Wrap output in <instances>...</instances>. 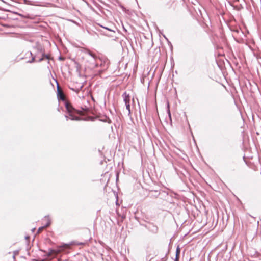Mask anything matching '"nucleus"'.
Instances as JSON below:
<instances>
[{
  "label": "nucleus",
  "instance_id": "4468645a",
  "mask_svg": "<svg viewBox=\"0 0 261 261\" xmlns=\"http://www.w3.org/2000/svg\"><path fill=\"white\" fill-rule=\"evenodd\" d=\"M29 238H30V237H29V236H26V237H25V239H26L27 240L29 239Z\"/></svg>",
  "mask_w": 261,
  "mask_h": 261
},
{
  "label": "nucleus",
  "instance_id": "6ab92c4d",
  "mask_svg": "<svg viewBox=\"0 0 261 261\" xmlns=\"http://www.w3.org/2000/svg\"><path fill=\"white\" fill-rule=\"evenodd\" d=\"M174 261H179V259L176 260V257H175V259Z\"/></svg>",
  "mask_w": 261,
  "mask_h": 261
},
{
  "label": "nucleus",
  "instance_id": "7ed1b4c3",
  "mask_svg": "<svg viewBox=\"0 0 261 261\" xmlns=\"http://www.w3.org/2000/svg\"><path fill=\"white\" fill-rule=\"evenodd\" d=\"M122 97L123 98L124 101L125 102L126 108L128 110V113H130V96L129 94H127L126 92H124Z\"/></svg>",
  "mask_w": 261,
  "mask_h": 261
},
{
  "label": "nucleus",
  "instance_id": "20e7f679",
  "mask_svg": "<svg viewBox=\"0 0 261 261\" xmlns=\"http://www.w3.org/2000/svg\"><path fill=\"white\" fill-rule=\"evenodd\" d=\"M57 96L59 100H65V96L63 92L60 90L58 85H57Z\"/></svg>",
  "mask_w": 261,
  "mask_h": 261
},
{
  "label": "nucleus",
  "instance_id": "dca6fc26",
  "mask_svg": "<svg viewBox=\"0 0 261 261\" xmlns=\"http://www.w3.org/2000/svg\"><path fill=\"white\" fill-rule=\"evenodd\" d=\"M80 90V89H77V90H76V91H75V92H76V93H78V92H79Z\"/></svg>",
  "mask_w": 261,
  "mask_h": 261
},
{
  "label": "nucleus",
  "instance_id": "9d476101",
  "mask_svg": "<svg viewBox=\"0 0 261 261\" xmlns=\"http://www.w3.org/2000/svg\"><path fill=\"white\" fill-rule=\"evenodd\" d=\"M24 4L28 5H32V2L29 0H23Z\"/></svg>",
  "mask_w": 261,
  "mask_h": 261
},
{
  "label": "nucleus",
  "instance_id": "f3484780",
  "mask_svg": "<svg viewBox=\"0 0 261 261\" xmlns=\"http://www.w3.org/2000/svg\"><path fill=\"white\" fill-rule=\"evenodd\" d=\"M15 255L13 254V258L14 260H15Z\"/></svg>",
  "mask_w": 261,
  "mask_h": 261
},
{
  "label": "nucleus",
  "instance_id": "ddd939ff",
  "mask_svg": "<svg viewBox=\"0 0 261 261\" xmlns=\"http://www.w3.org/2000/svg\"><path fill=\"white\" fill-rule=\"evenodd\" d=\"M105 28V29H106V30H109V31H112V30H111V29H109V28Z\"/></svg>",
  "mask_w": 261,
  "mask_h": 261
},
{
  "label": "nucleus",
  "instance_id": "f257e3e1",
  "mask_svg": "<svg viewBox=\"0 0 261 261\" xmlns=\"http://www.w3.org/2000/svg\"><path fill=\"white\" fill-rule=\"evenodd\" d=\"M65 108L68 113V115H65L66 120L70 119L72 120H80V117L76 116L74 115V109L71 106L70 103L67 102H65Z\"/></svg>",
  "mask_w": 261,
  "mask_h": 261
},
{
  "label": "nucleus",
  "instance_id": "aec40b11",
  "mask_svg": "<svg viewBox=\"0 0 261 261\" xmlns=\"http://www.w3.org/2000/svg\"><path fill=\"white\" fill-rule=\"evenodd\" d=\"M95 67H98V64H96L95 65Z\"/></svg>",
  "mask_w": 261,
  "mask_h": 261
},
{
  "label": "nucleus",
  "instance_id": "4be33fe9",
  "mask_svg": "<svg viewBox=\"0 0 261 261\" xmlns=\"http://www.w3.org/2000/svg\"><path fill=\"white\" fill-rule=\"evenodd\" d=\"M19 15L20 16H21L23 17V15H21V14H19Z\"/></svg>",
  "mask_w": 261,
  "mask_h": 261
},
{
  "label": "nucleus",
  "instance_id": "1a4fd4ad",
  "mask_svg": "<svg viewBox=\"0 0 261 261\" xmlns=\"http://www.w3.org/2000/svg\"><path fill=\"white\" fill-rule=\"evenodd\" d=\"M88 55L89 56H90L91 57H92L94 59H95L96 58V55L93 53H92L90 51H89L88 52Z\"/></svg>",
  "mask_w": 261,
  "mask_h": 261
},
{
  "label": "nucleus",
  "instance_id": "2eb2a0df",
  "mask_svg": "<svg viewBox=\"0 0 261 261\" xmlns=\"http://www.w3.org/2000/svg\"><path fill=\"white\" fill-rule=\"evenodd\" d=\"M17 253H18V252H14V255H15L16 254H17Z\"/></svg>",
  "mask_w": 261,
  "mask_h": 261
},
{
  "label": "nucleus",
  "instance_id": "412c9836",
  "mask_svg": "<svg viewBox=\"0 0 261 261\" xmlns=\"http://www.w3.org/2000/svg\"><path fill=\"white\" fill-rule=\"evenodd\" d=\"M108 68V65H106V67H105V68Z\"/></svg>",
  "mask_w": 261,
  "mask_h": 261
},
{
  "label": "nucleus",
  "instance_id": "423d86ee",
  "mask_svg": "<svg viewBox=\"0 0 261 261\" xmlns=\"http://www.w3.org/2000/svg\"><path fill=\"white\" fill-rule=\"evenodd\" d=\"M30 54L32 56V59H31V60L28 61L27 63H33V62H34L35 61V58H37L36 57V55H33V53L32 51L30 52Z\"/></svg>",
  "mask_w": 261,
  "mask_h": 261
},
{
  "label": "nucleus",
  "instance_id": "9b49d317",
  "mask_svg": "<svg viewBox=\"0 0 261 261\" xmlns=\"http://www.w3.org/2000/svg\"><path fill=\"white\" fill-rule=\"evenodd\" d=\"M44 228H44V226H42V227H39V228H38V232H37V233H40V232H41V231H42L43 229H44Z\"/></svg>",
  "mask_w": 261,
  "mask_h": 261
},
{
  "label": "nucleus",
  "instance_id": "f03ea898",
  "mask_svg": "<svg viewBox=\"0 0 261 261\" xmlns=\"http://www.w3.org/2000/svg\"><path fill=\"white\" fill-rule=\"evenodd\" d=\"M44 52V49L42 46L39 43H36V45L33 47V54L36 55V57L39 55H41Z\"/></svg>",
  "mask_w": 261,
  "mask_h": 261
},
{
  "label": "nucleus",
  "instance_id": "6e6552de",
  "mask_svg": "<svg viewBox=\"0 0 261 261\" xmlns=\"http://www.w3.org/2000/svg\"><path fill=\"white\" fill-rule=\"evenodd\" d=\"M180 253V248H179V247L178 246V247L176 248V257H176V260L179 259Z\"/></svg>",
  "mask_w": 261,
  "mask_h": 261
},
{
  "label": "nucleus",
  "instance_id": "f8f14e48",
  "mask_svg": "<svg viewBox=\"0 0 261 261\" xmlns=\"http://www.w3.org/2000/svg\"><path fill=\"white\" fill-rule=\"evenodd\" d=\"M168 114L170 119L171 120V113H170L169 110H168Z\"/></svg>",
  "mask_w": 261,
  "mask_h": 261
},
{
  "label": "nucleus",
  "instance_id": "0eeeda50",
  "mask_svg": "<svg viewBox=\"0 0 261 261\" xmlns=\"http://www.w3.org/2000/svg\"><path fill=\"white\" fill-rule=\"evenodd\" d=\"M44 218L47 219V222H46V224L43 226L44 227V228H46L50 225L51 220L49 218V216H45Z\"/></svg>",
  "mask_w": 261,
  "mask_h": 261
},
{
  "label": "nucleus",
  "instance_id": "a211bd4d",
  "mask_svg": "<svg viewBox=\"0 0 261 261\" xmlns=\"http://www.w3.org/2000/svg\"><path fill=\"white\" fill-rule=\"evenodd\" d=\"M35 230V228H33V229H32V231L33 232H34Z\"/></svg>",
  "mask_w": 261,
  "mask_h": 261
},
{
  "label": "nucleus",
  "instance_id": "39448f33",
  "mask_svg": "<svg viewBox=\"0 0 261 261\" xmlns=\"http://www.w3.org/2000/svg\"><path fill=\"white\" fill-rule=\"evenodd\" d=\"M45 51L43 53V54H42L41 57L39 59V60L37 61L39 62H40L44 60V58H46L47 59H49V55L45 54Z\"/></svg>",
  "mask_w": 261,
  "mask_h": 261
}]
</instances>
